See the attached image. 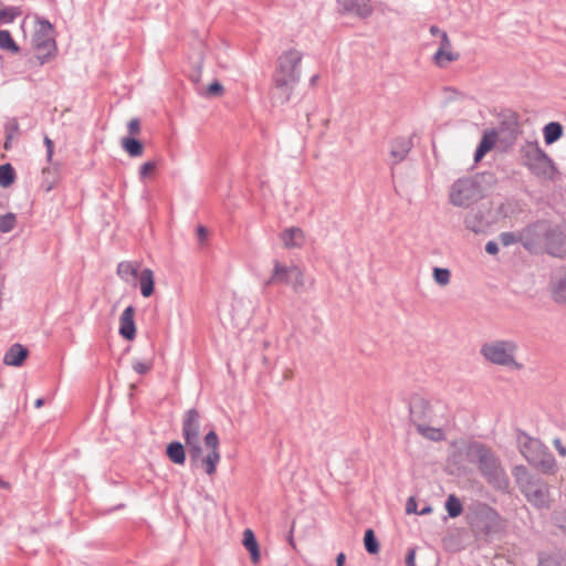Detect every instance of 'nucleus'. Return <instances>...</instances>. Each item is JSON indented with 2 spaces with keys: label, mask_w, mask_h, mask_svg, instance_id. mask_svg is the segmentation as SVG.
<instances>
[{
  "label": "nucleus",
  "mask_w": 566,
  "mask_h": 566,
  "mask_svg": "<svg viewBox=\"0 0 566 566\" xmlns=\"http://www.w3.org/2000/svg\"><path fill=\"white\" fill-rule=\"evenodd\" d=\"M303 54L295 48H290L281 53L277 57V64L273 74L274 93H280L279 99L281 103L289 101L293 85L300 78V66Z\"/></svg>",
  "instance_id": "obj_1"
},
{
  "label": "nucleus",
  "mask_w": 566,
  "mask_h": 566,
  "mask_svg": "<svg viewBox=\"0 0 566 566\" xmlns=\"http://www.w3.org/2000/svg\"><path fill=\"white\" fill-rule=\"evenodd\" d=\"M521 164L537 178L551 180L556 175L553 159L539 146L538 142H525L520 147Z\"/></svg>",
  "instance_id": "obj_2"
},
{
  "label": "nucleus",
  "mask_w": 566,
  "mask_h": 566,
  "mask_svg": "<svg viewBox=\"0 0 566 566\" xmlns=\"http://www.w3.org/2000/svg\"><path fill=\"white\" fill-rule=\"evenodd\" d=\"M516 352V343L507 339L486 342L480 348V354L489 363L512 369H521L522 365L515 359Z\"/></svg>",
  "instance_id": "obj_3"
},
{
  "label": "nucleus",
  "mask_w": 566,
  "mask_h": 566,
  "mask_svg": "<svg viewBox=\"0 0 566 566\" xmlns=\"http://www.w3.org/2000/svg\"><path fill=\"white\" fill-rule=\"evenodd\" d=\"M38 28L33 34V46L36 50V59L41 65L48 63L56 52L53 24L45 18L35 17Z\"/></svg>",
  "instance_id": "obj_4"
},
{
  "label": "nucleus",
  "mask_w": 566,
  "mask_h": 566,
  "mask_svg": "<svg viewBox=\"0 0 566 566\" xmlns=\"http://www.w3.org/2000/svg\"><path fill=\"white\" fill-rule=\"evenodd\" d=\"M182 437L188 447L192 461L201 458L200 437V415L197 410L190 409L186 412L182 422Z\"/></svg>",
  "instance_id": "obj_5"
},
{
  "label": "nucleus",
  "mask_w": 566,
  "mask_h": 566,
  "mask_svg": "<svg viewBox=\"0 0 566 566\" xmlns=\"http://www.w3.org/2000/svg\"><path fill=\"white\" fill-rule=\"evenodd\" d=\"M429 32L432 36L438 39V49L432 55V62L434 65L443 69L459 60L460 53L454 50L452 42L444 30L437 25H431Z\"/></svg>",
  "instance_id": "obj_6"
},
{
  "label": "nucleus",
  "mask_w": 566,
  "mask_h": 566,
  "mask_svg": "<svg viewBox=\"0 0 566 566\" xmlns=\"http://www.w3.org/2000/svg\"><path fill=\"white\" fill-rule=\"evenodd\" d=\"M283 283L291 286L294 291L298 292L304 289V273L295 264L286 265L279 261L274 262L272 275L268 284Z\"/></svg>",
  "instance_id": "obj_7"
},
{
  "label": "nucleus",
  "mask_w": 566,
  "mask_h": 566,
  "mask_svg": "<svg viewBox=\"0 0 566 566\" xmlns=\"http://www.w3.org/2000/svg\"><path fill=\"white\" fill-rule=\"evenodd\" d=\"M513 475L516 481L521 485L523 492L530 502L535 505L542 506L547 502V490L545 486H539L535 484L532 476L528 474L527 470L524 467H515L513 470Z\"/></svg>",
  "instance_id": "obj_8"
},
{
  "label": "nucleus",
  "mask_w": 566,
  "mask_h": 566,
  "mask_svg": "<svg viewBox=\"0 0 566 566\" xmlns=\"http://www.w3.org/2000/svg\"><path fill=\"white\" fill-rule=\"evenodd\" d=\"M548 233L549 226L546 222L532 223L521 230L522 244L526 250L533 251L548 237Z\"/></svg>",
  "instance_id": "obj_9"
},
{
  "label": "nucleus",
  "mask_w": 566,
  "mask_h": 566,
  "mask_svg": "<svg viewBox=\"0 0 566 566\" xmlns=\"http://www.w3.org/2000/svg\"><path fill=\"white\" fill-rule=\"evenodd\" d=\"M219 437L214 431H210L205 437V446L209 450L206 457L201 458V464L205 472L212 476L217 472V467L221 460L219 450Z\"/></svg>",
  "instance_id": "obj_10"
},
{
  "label": "nucleus",
  "mask_w": 566,
  "mask_h": 566,
  "mask_svg": "<svg viewBox=\"0 0 566 566\" xmlns=\"http://www.w3.org/2000/svg\"><path fill=\"white\" fill-rule=\"evenodd\" d=\"M474 197V186L468 180L457 181L451 190L450 200L459 207L468 206Z\"/></svg>",
  "instance_id": "obj_11"
},
{
  "label": "nucleus",
  "mask_w": 566,
  "mask_h": 566,
  "mask_svg": "<svg viewBox=\"0 0 566 566\" xmlns=\"http://www.w3.org/2000/svg\"><path fill=\"white\" fill-rule=\"evenodd\" d=\"M337 4L344 12L359 18H368L374 12L371 0H337Z\"/></svg>",
  "instance_id": "obj_12"
},
{
  "label": "nucleus",
  "mask_w": 566,
  "mask_h": 566,
  "mask_svg": "<svg viewBox=\"0 0 566 566\" xmlns=\"http://www.w3.org/2000/svg\"><path fill=\"white\" fill-rule=\"evenodd\" d=\"M520 448L522 454L531 464L538 461V458L546 451L539 440L531 437H524L520 442Z\"/></svg>",
  "instance_id": "obj_13"
},
{
  "label": "nucleus",
  "mask_w": 566,
  "mask_h": 566,
  "mask_svg": "<svg viewBox=\"0 0 566 566\" xmlns=\"http://www.w3.org/2000/svg\"><path fill=\"white\" fill-rule=\"evenodd\" d=\"M135 308L127 306L119 317V334L126 340H133L136 336Z\"/></svg>",
  "instance_id": "obj_14"
},
{
  "label": "nucleus",
  "mask_w": 566,
  "mask_h": 566,
  "mask_svg": "<svg viewBox=\"0 0 566 566\" xmlns=\"http://www.w3.org/2000/svg\"><path fill=\"white\" fill-rule=\"evenodd\" d=\"M280 239L285 249H297L304 245L306 237L301 228L291 227L281 232Z\"/></svg>",
  "instance_id": "obj_15"
},
{
  "label": "nucleus",
  "mask_w": 566,
  "mask_h": 566,
  "mask_svg": "<svg viewBox=\"0 0 566 566\" xmlns=\"http://www.w3.org/2000/svg\"><path fill=\"white\" fill-rule=\"evenodd\" d=\"M28 356L29 349L19 343H14L4 353L3 364L7 366L21 367Z\"/></svg>",
  "instance_id": "obj_16"
},
{
  "label": "nucleus",
  "mask_w": 566,
  "mask_h": 566,
  "mask_svg": "<svg viewBox=\"0 0 566 566\" xmlns=\"http://www.w3.org/2000/svg\"><path fill=\"white\" fill-rule=\"evenodd\" d=\"M499 138V134L495 129H486L483 133L482 139L475 150L474 161L479 163L482 158L494 148Z\"/></svg>",
  "instance_id": "obj_17"
},
{
  "label": "nucleus",
  "mask_w": 566,
  "mask_h": 566,
  "mask_svg": "<svg viewBox=\"0 0 566 566\" xmlns=\"http://www.w3.org/2000/svg\"><path fill=\"white\" fill-rule=\"evenodd\" d=\"M411 149V142L406 138L396 139L390 149V156L394 164L402 161Z\"/></svg>",
  "instance_id": "obj_18"
},
{
  "label": "nucleus",
  "mask_w": 566,
  "mask_h": 566,
  "mask_svg": "<svg viewBox=\"0 0 566 566\" xmlns=\"http://www.w3.org/2000/svg\"><path fill=\"white\" fill-rule=\"evenodd\" d=\"M140 293L144 297H149L154 294L155 279L154 272L150 269H144L138 276Z\"/></svg>",
  "instance_id": "obj_19"
},
{
  "label": "nucleus",
  "mask_w": 566,
  "mask_h": 566,
  "mask_svg": "<svg viewBox=\"0 0 566 566\" xmlns=\"http://www.w3.org/2000/svg\"><path fill=\"white\" fill-rule=\"evenodd\" d=\"M166 454L169 458V460L175 464L182 465L186 461L185 448L178 441L170 442L167 446Z\"/></svg>",
  "instance_id": "obj_20"
},
{
  "label": "nucleus",
  "mask_w": 566,
  "mask_h": 566,
  "mask_svg": "<svg viewBox=\"0 0 566 566\" xmlns=\"http://www.w3.org/2000/svg\"><path fill=\"white\" fill-rule=\"evenodd\" d=\"M243 545L250 552L252 562L258 563L260 560L259 544L255 539L254 533L250 528H247L243 532Z\"/></svg>",
  "instance_id": "obj_21"
},
{
  "label": "nucleus",
  "mask_w": 566,
  "mask_h": 566,
  "mask_svg": "<svg viewBox=\"0 0 566 566\" xmlns=\"http://www.w3.org/2000/svg\"><path fill=\"white\" fill-rule=\"evenodd\" d=\"M546 145H552L563 136V126L557 122H551L543 128Z\"/></svg>",
  "instance_id": "obj_22"
},
{
  "label": "nucleus",
  "mask_w": 566,
  "mask_h": 566,
  "mask_svg": "<svg viewBox=\"0 0 566 566\" xmlns=\"http://www.w3.org/2000/svg\"><path fill=\"white\" fill-rule=\"evenodd\" d=\"M532 464L547 474H553L557 470L556 461L547 450L538 458V461H534Z\"/></svg>",
  "instance_id": "obj_23"
},
{
  "label": "nucleus",
  "mask_w": 566,
  "mask_h": 566,
  "mask_svg": "<svg viewBox=\"0 0 566 566\" xmlns=\"http://www.w3.org/2000/svg\"><path fill=\"white\" fill-rule=\"evenodd\" d=\"M417 431L426 439L432 441H442L446 439V433L442 428L430 427L427 424H418Z\"/></svg>",
  "instance_id": "obj_24"
},
{
  "label": "nucleus",
  "mask_w": 566,
  "mask_h": 566,
  "mask_svg": "<svg viewBox=\"0 0 566 566\" xmlns=\"http://www.w3.org/2000/svg\"><path fill=\"white\" fill-rule=\"evenodd\" d=\"M0 49L12 54H18L21 51L20 46L8 30H0Z\"/></svg>",
  "instance_id": "obj_25"
},
{
  "label": "nucleus",
  "mask_w": 566,
  "mask_h": 566,
  "mask_svg": "<svg viewBox=\"0 0 566 566\" xmlns=\"http://www.w3.org/2000/svg\"><path fill=\"white\" fill-rule=\"evenodd\" d=\"M57 181V171L54 167L48 166L42 168L41 187L46 191H51Z\"/></svg>",
  "instance_id": "obj_26"
},
{
  "label": "nucleus",
  "mask_w": 566,
  "mask_h": 566,
  "mask_svg": "<svg viewBox=\"0 0 566 566\" xmlns=\"http://www.w3.org/2000/svg\"><path fill=\"white\" fill-rule=\"evenodd\" d=\"M17 178L13 166L9 163L0 165V186L2 188L10 187Z\"/></svg>",
  "instance_id": "obj_27"
},
{
  "label": "nucleus",
  "mask_w": 566,
  "mask_h": 566,
  "mask_svg": "<svg viewBox=\"0 0 566 566\" xmlns=\"http://www.w3.org/2000/svg\"><path fill=\"white\" fill-rule=\"evenodd\" d=\"M553 297L558 303H566V271L554 282Z\"/></svg>",
  "instance_id": "obj_28"
},
{
  "label": "nucleus",
  "mask_w": 566,
  "mask_h": 566,
  "mask_svg": "<svg viewBox=\"0 0 566 566\" xmlns=\"http://www.w3.org/2000/svg\"><path fill=\"white\" fill-rule=\"evenodd\" d=\"M22 14V10L20 7H3L0 8V24H10L13 23L14 20Z\"/></svg>",
  "instance_id": "obj_29"
},
{
  "label": "nucleus",
  "mask_w": 566,
  "mask_h": 566,
  "mask_svg": "<svg viewBox=\"0 0 566 566\" xmlns=\"http://www.w3.org/2000/svg\"><path fill=\"white\" fill-rule=\"evenodd\" d=\"M122 146L125 149V151L132 157H139L143 155L144 146L137 139L124 138L122 140Z\"/></svg>",
  "instance_id": "obj_30"
},
{
  "label": "nucleus",
  "mask_w": 566,
  "mask_h": 566,
  "mask_svg": "<svg viewBox=\"0 0 566 566\" xmlns=\"http://www.w3.org/2000/svg\"><path fill=\"white\" fill-rule=\"evenodd\" d=\"M446 510L450 517H458L459 515H461L463 506L460 500L454 494H450L446 502Z\"/></svg>",
  "instance_id": "obj_31"
},
{
  "label": "nucleus",
  "mask_w": 566,
  "mask_h": 566,
  "mask_svg": "<svg viewBox=\"0 0 566 566\" xmlns=\"http://www.w3.org/2000/svg\"><path fill=\"white\" fill-rule=\"evenodd\" d=\"M17 223V217L13 212L0 216V232L8 233L12 231Z\"/></svg>",
  "instance_id": "obj_32"
},
{
  "label": "nucleus",
  "mask_w": 566,
  "mask_h": 566,
  "mask_svg": "<svg viewBox=\"0 0 566 566\" xmlns=\"http://www.w3.org/2000/svg\"><path fill=\"white\" fill-rule=\"evenodd\" d=\"M365 548L370 554H376L379 551L378 542L375 537L373 530H367L364 536Z\"/></svg>",
  "instance_id": "obj_33"
},
{
  "label": "nucleus",
  "mask_w": 566,
  "mask_h": 566,
  "mask_svg": "<svg viewBox=\"0 0 566 566\" xmlns=\"http://www.w3.org/2000/svg\"><path fill=\"white\" fill-rule=\"evenodd\" d=\"M118 275L124 280H129L137 275L136 268L129 262H122L117 268Z\"/></svg>",
  "instance_id": "obj_34"
},
{
  "label": "nucleus",
  "mask_w": 566,
  "mask_h": 566,
  "mask_svg": "<svg viewBox=\"0 0 566 566\" xmlns=\"http://www.w3.org/2000/svg\"><path fill=\"white\" fill-rule=\"evenodd\" d=\"M451 273L448 269L434 268L433 269V279L436 283L441 286H446L450 283Z\"/></svg>",
  "instance_id": "obj_35"
},
{
  "label": "nucleus",
  "mask_w": 566,
  "mask_h": 566,
  "mask_svg": "<svg viewBox=\"0 0 566 566\" xmlns=\"http://www.w3.org/2000/svg\"><path fill=\"white\" fill-rule=\"evenodd\" d=\"M501 243L504 247H509L514 243H522L521 231L518 232H502L499 237Z\"/></svg>",
  "instance_id": "obj_36"
},
{
  "label": "nucleus",
  "mask_w": 566,
  "mask_h": 566,
  "mask_svg": "<svg viewBox=\"0 0 566 566\" xmlns=\"http://www.w3.org/2000/svg\"><path fill=\"white\" fill-rule=\"evenodd\" d=\"M151 368H153L151 359L136 360L133 364V369L139 375L147 374Z\"/></svg>",
  "instance_id": "obj_37"
},
{
  "label": "nucleus",
  "mask_w": 566,
  "mask_h": 566,
  "mask_svg": "<svg viewBox=\"0 0 566 566\" xmlns=\"http://www.w3.org/2000/svg\"><path fill=\"white\" fill-rule=\"evenodd\" d=\"M157 169V163L156 161H147L144 163L140 166L139 175L142 179H146L148 177H151Z\"/></svg>",
  "instance_id": "obj_38"
},
{
  "label": "nucleus",
  "mask_w": 566,
  "mask_h": 566,
  "mask_svg": "<svg viewBox=\"0 0 566 566\" xmlns=\"http://www.w3.org/2000/svg\"><path fill=\"white\" fill-rule=\"evenodd\" d=\"M207 94L211 96H221L223 94V86L219 82H213L207 87Z\"/></svg>",
  "instance_id": "obj_39"
},
{
  "label": "nucleus",
  "mask_w": 566,
  "mask_h": 566,
  "mask_svg": "<svg viewBox=\"0 0 566 566\" xmlns=\"http://www.w3.org/2000/svg\"><path fill=\"white\" fill-rule=\"evenodd\" d=\"M43 143L46 149V160L51 163L54 154V143L49 136L44 137Z\"/></svg>",
  "instance_id": "obj_40"
},
{
  "label": "nucleus",
  "mask_w": 566,
  "mask_h": 566,
  "mask_svg": "<svg viewBox=\"0 0 566 566\" xmlns=\"http://www.w3.org/2000/svg\"><path fill=\"white\" fill-rule=\"evenodd\" d=\"M140 130L139 122L137 119H132L128 123V132L133 135L138 134Z\"/></svg>",
  "instance_id": "obj_41"
},
{
  "label": "nucleus",
  "mask_w": 566,
  "mask_h": 566,
  "mask_svg": "<svg viewBox=\"0 0 566 566\" xmlns=\"http://www.w3.org/2000/svg\"><path fill=\"white\" fill-rule=\"evenodd\" d=\"M406 512L408 514L417 513V502L413 497H410L406 504Z\"/></svg>",
  "instance_id": "obj_42"
},
{
  "label": "nucleus",
  "mask_w": 566,
  "mask_h": 566,
  "mask_svg": "<svg viewBox=\"0 0 566 566\" xmlns=\"http://www.w3.org/2000/svg\"><path fill=\"white\" fill-rule=\"evenodd\" d=\"M416 552L415 549H409L406 556L407 566H416Z\"/></svg>",
  "instance_id": "obj_43"
},
{
  "label": "nucleus",
  "mask_w": 566,
  "mask_h": 566,
  "mask_svg": "<svg viewBox=\"0 0 566 566\" xmlns=\"http://www.w3.org/2000/svg\"><path fill=\"white\" fill-rule=\"evenodd\" d=\"M553 443L559 455L566 457V448L563 446L562 441L559 439H555Z\"/></svg>",
  "instance_id": "obj_44"
},
{
  "label": "nucleus",
  "mask_w": 566,
  "mask_h": 566,
  "mask_svg": "<svg viewBox=\"0 0 566 566\" xmlns=\"http://www.w3.org/2000/svg\"><path fill=\"white\" fill-rule=\"evenodd\" d=\"M485 251L489 254H496L499 251L497 244L493 241H489L485 245Z\"/></svg>",
  "instance_id": "obj_45"
},
{
  "label": "nucleus",
  "mask_w": 566,
  "mask_h": 566,
  "mask_svg": "<svg viewBox=\"0 0 566 566\" xmlns=\"http://www.w3.org/2000/svg\"><path fill=\"white\" fill-rule=\"evenodd\" d=\"M197 235H198L199 240L203 242L208 235L207 229L202 226L198 227Z\"/></svg>",
  "instance_id": "obj_46"
},
{
  "label": "nucleus",
  "mask_w": 566,
  "mask_h": 566,
  "mask_svg": "<svg viewBox=\"0 0 566 566\" xmlns=\"http://www.w3.org/2000/svg\"><path fill=\"white\" fill-rule=\"evenodd\" d=\"M345 560H346V555L344 553H339L336 556V566H344Z\"/></svg>",
  "instance_id": "obj_47"
},
{
  "label": "nucleus",
  "mask_w": 566,
  "mask_h": 566,
  "mask_svg": "<svg viewBox=\"0 0 566 566\" xmlns=\"http://www.w3.org/2000/svg\"><path fill=\"white\" fill-rule=\"evenodd\" d=\"M44 405V398L40 397L34 401V407L36 409L41 408Z\"/></svg>",
  "instance_id": "obj_48"
},
{
  "label": "nucleus",
  "mask_w": 566,
  "mask_h": 566,
  "mask_svg": "<svg viewBox=\"0 0 566 566\" xmlns=\"http://www.w3.org/2000/svg\"><path fill=\"white\" fill-rule=\"evenodd\" d=\"M0 489H10V483L0 478Z\"/></svg>",
  "instance_id": "obj_49"
},
{
  "label": "nucleus",
  "mask_w": 566,
  "mask_h": 566,
  "mask_svg": "<svg viewBox=\"0 0 566 566\" xmlns=\"http://www.w3.org/2000/svg\"><path fill=\"white\" fill-rule=\"evenodd\" d=\"M10 138H11V136H10V135H8L7 140H6V143H4V148H6V149H9V148H10Z\"/></svg>",
  "instance_id": "obj_50"
},
{
  "label": "nucleus",
  "mask_w": 566,
  "mask_h": 566,
  "mask_svg": "<svg viewBox=\"0 0 566 566\" xmlns=\"http://www.w3.org/2000/svg\"><path fill=\"white\" fill-rule=\"evenodd\" d=\"M429 512H431V509L427 507V509H423L419 514L423 515V514H427Z\"/></svg>",
  "instance_id": "obj_51"
}]
</instances>
